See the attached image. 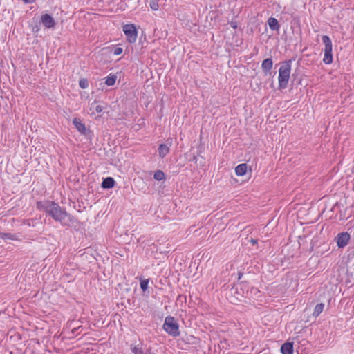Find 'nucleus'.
<instances>
[{"instance_id": "1", "label": "nucleus", "mask_w": 354, "mask_h": 354, "mask_svg": "<svg viewBox=\"0 0 354 354\" xmlns=\"http://www.w3.org/2000/svg\"><path fill=\"white\" fill-rule=\"evenodd\" d=\"M37 208L44 212L55 221L60 222L62 225L71 226L78 223V221L67 213L64 208H62L57 203L50 201H38Z\"/></svg>"}, {"instance_id": "2", "label": "nucleus", "mask_w": 354, "mask_h": 354, "mask_svg": "<svg viewBox=\"0 0 354 354\" xmlns=\"http://www.w3.org/2000/svg\"><path fill=\"white\" fill-rule=\"evenodd\" d=\"M292 60L289 59L283 63L279 71V87L286 88L290 78Z\"/></svg>"}, {"instance_id": "3", "label": "nucleus", "mask_w": 354, "mask_h": 354, "mask_svg": "<svg viewBox=\"0 0 354 354\" xmlns=\"http://www.w3.org/2000/svg\"><path fill=\"white\" fill-rule=\"evenodd\" d=\"M163 329L173 337H177L180 335L178 324L171 316H167L165 318Z\"/></svg>"}, {"instance_id": "4", "label": "nucleus", "mask_w": 354, "mask_h": 354, "mask_svg": "<svg viewBox=\"0 0 354 354\" xmlns=\"http://www.w3.org/2000/svg\"><path fill=\"white\" fill-rule=\"evenodd\" d=\"M123 31L127 37V40L130 43H133L136 41L138 32L133 24L124 25L123 26Z\"/></svg>"}, {"instance_id": "5", "label": "nucleus", "mask_w": 354, "mask_h": 354, "mask_svg": "<svg viewBox=\"0 0 354 354\" xmlns=\"http://www.w3.org/2000/svg\"><path fill=\"white\" fill-rule=\"evenodd\" d=\"M337 244L339 248L345 247L349 241L350 234L348 232H342L337 236Z\"/></svg>"}, {"instance_id": "6", "label": "nucleus", "mask_w": 354, "mask_h": 354, "mask_svg": "<svg viewBox=\"0 0 354 354\" xmlns=\"http://www.w3.org/2000/svg\"><path fill=\"white\" fill-rule=\"evenodd\" d=\"M41 22L46 28H53L55 26L54 19L48 14H44L41 16Z\"/></svg>"}, {"instance_id": "7", "label": "nucleus", "mask_w": 354, "mask_h": 354, "mask_svg": "<svg viewBox=\"0 0 354 354\" xmlns=\"http://www.w3.org/2000/svg\"><path fill=\"white\" fill-rule=\"evenodd\" d=\"M73 124L75 125L76 129L85 135L86 133L87 129L84 124L82 122V121L78 118H74L73 120Z\"/></svg>"}, {"instance_id": "8", "label": "nucleus", "mask_w": 354, "mask_h": 354, "mask_svg": "<svg viewBox=\"0 0 354 354\" xmlns=\"http://www.w3.org/2000/svg\"><path fill=\"white\" fill-rule=\"evenodd\" d=\"M273 66V62L271 58H267L264 59L262 62V70L263 71L267 74L270 69L272 68Z\"/></svg>"}, {"instance_id": "9", "label": "nucleus", "mask_w": 354, "mask_h": 354, "mask_svg": "<svg viewBox=\"0 0 354 354\" xmlns=\"http://www.w3.org/2000/svg\"><path fill=\"white\" fill-rule=\"evenodd\" d=\"M131 351L133 354H156L149 348L145 352L141 347L138 346H131Z\"/></svg>"}, {"instance_id": "10", "label": "nucleus", "mask_w": 354, "mask_h": 354, "mask_svg": "<svg viewBox=\"0 0 354 354\" xmlns=\"http://www.w3.org/2000/svg\"><path fill=\"white\" fill-rule=\"evenodd\" d=\"M282 354H292L293 352V344L291 342L284 343L281 347Z\"/></svg>"}, {"instance_id": "11", "label": "nucleus", "mask_w": 354, "mask_h": 354, "mask_svg": "<svg viewBox=\"0 0 354 354\" xmlns=\"http://www.w3.org/2000/svg\"><path fill=\"white\" fill-rule=\"evenodd\" d=\"M115 180L111 177H107L103 180L102 183V187L104 189H110L114 187Z\"/></svg>"}, {"instance_id": "12", "label": "nucleus", "mask_w": 354, "mask_h": 354, "mask_svg": "<svg viewBox=\"0 0 354 354\" xmlns=\"http://www.w3.org/2000/svg\"><path fill=\"white\" fill-rule=\"evenodd\" d=\"M248 165L246 163L239 165L235 168V173L237 176H242L245 174L247 171Z\"/></svg>"}, {"instance_id": "13", "label": "nucleus", "mask_w": 354, "mask_h": 354, "mask_svg": "<svg viewBox=\"0 0 354 354\" xmlns=\"http://www.w3.org/2000/svg\"><path fill=\"white\" fill-rule=\"evenodd\" d=\"M322 41L325 46L324 52L332 51V48H333L332 41H331L330 39L329 38V37L327 35H324L322 37Z\"/></svg>"}, {"instance_id": "14", "label": "nucleus", "mask_w": 354, "mask_h": 354, "mask_svg": "<svg viewBox=\"0 0 354 354\" xmlns=\"http://www.w3.org/2000/svg\"><path fill=\"white\" fill-rule=\"evenodd\" d=\"M268 23L270 28L272 30H279L280 25H279L278 21L275 18H274V17L269 18Z\"/></svg>"}, {"instance_id": "15", "label": "nucleus", "mask_w": 354, "mask_h": 354, "mask_svg": "<svg viewBox=\"0 0 354 354\" xmlns=\"http://www.w3.org/2000/svg\"><path fill=\"white\" fill-rule=\"evenodd\" d=\"M169 148L165 144H161L158 147L159 156L162 158H165L169 153Z\"/></svg>"}, {"instance_id": "16", "label": "nucleus", "mask_w": 354, "mask_h": 354, "mask_svg": "<svg viewBox=\"0 0 354 354\" xmlns=\"http://www.w3.org/2000/svg\"><path fill=\"white\" fill-rule=\"evenodd\" d=\"M324 308V304L323 303L317 304L315 307L313 315L315 317H318L323 311Z\"/></svg>"}, {"instance_id": "17", "label": "nucleus", "mask_w": 354, "mask_h": 354, "mask_svg": "<svg viewBox=\"0 0 354 354\" xmlns=\"http://www.w3.org/2000/svg\"><path fill=\"white\" fill-rule=\"evenodd\" d=\"M323 62L326 64H331L333 62V54L332 51L324 52V57L323 59Z\"/></svg>"}, {"instance_id": "18", "label": "nucleus", "mask_w": 354, "mask_h": 354, "mask_svg": "<svg viewBox=\"0 0 354 354\" xmlns=\"http://www.w3.org/2000/svg\"><path fill=\"white\" fill-rule=\"evenodd\" d=\"M0 238L2 239H10V240H17V236L15 234L11 233H0Z\"/></svg>"}, {"instance_id": "19", "label": "nucleus", "mask_w": 354, "mask_h": 354, "mask_svg": "<svg viewBox=\"0 0 354 354\" xmlns=\"http://www.w3.org/2000/svg\"><path fill=\"white\" fill-rule=\"evenodd\" d=\"M116 79L117 76L115 75H109L106 79L105 84L107 86H113L115 84Z\"/></svg>"}, {"instance_id": "20", "label": "nucleus", "mask_w": 354, "mask_h": 354, "mask_svg": "<svg viewBox=\"0 0 354 354\" xmlns=\"http://www.w3.org/2000/svg\"><path fill=\"white\" fill-rule=\"evenodd\" d=\"M153 178L158 181L162 180L165 179V174L161 170H157L154 173Z\"/></svg>"}, {"instance_id": "21", "label": "nucleus", "mask_w": 354, "mask_h": 354, "mask_svg": "<svg viewBox=\"0 0 354 354\" xmlns=\"http://www.w3.org/2000/svg\"><path fill=\"white\" fill-rule=\"evenodd\" d=\"M91 110H94L97 113H101L103 109H104V107L100 104H97V102L96 101H94L91 104V108H90Z\"/></svg>"}, {"instance_id": "22", "label": "nucleus", "mask_w": 354, "mask_h": 354, "mask_svg": "<svg viewBox=\"0 0 354 354\" xmlns=\"http://www.w3.org/2000/svg\"><path fill=\"white\" fill-rule=\"evenodd\" d=\"M192 160L195 162L196 164L199 165L201 167H203L205 165V160L203 156L198 158L196 156H194Z\"/></svg>"}, {"instance_id": "23", "label": "nucleus", "mask_w": 354, "mask_h": 354, "mask_svg": "<svg viewBox=\"0 0 354 354\" xmlns=\"http://www.w3.org/2000/svg\"><path fill=\"white\" fill-rule=\"evenodd\" d=\"M149 6L153 10H158L159 8L158 0H150Z\"/></svg>"}, {"instance_id": "24", "label": "nucleus", "mask_w": 354, "mask_h": 354, "mask_svg": "<svg viewBox=\"0 0 354 354\" xmlns=\"http://www.w3.org/2000/svg\"><path fill=\"white\" fill-rule=\"evenodd\" d=\"M79 86L82 88H86L88 86V80L85 78L80 79L79 81Z\"/></svg>"}, {"instance_id": "25", "label": "nucleus", "mask_w": 354, "mask_h": 354, "mask_svg": "<svg viewBox=\"0 0 354 354\" xmlns=\"http://www.w3.org/2000/svg\"><path fill=\"white\" fill-rule=\"evenodd\" d=\"M148 283H149V280L148 279L142 280L140 281V288L143 291H145L147 289Z\"/></svg>"}, {"instance_id": "26", "label": "nucleus", "mask_w": 354, "mask_h": 354, "mask_svg": "<svg viewBox=\"0 0 354 354\" xmlns=\"http://www.w3.org/2000/svg\"><path fill=\"white\" fill-rule=\"evenodd\" d=\"M122 53V48L120 47H116L113 50V54L115 55H120Z\"/></svg>"}, {"instance_id": "27", "label": "nucleus", "mask_w": 354, "mask_h": 354, "mask_svg": "<svg viewBox=\"0 0 354 354\" xmlns=\"http://www.w3.org/2000/svg\"><path fill=\"white\" fill-rule=\"evenodd\" d=\"M250 243H251L252 245H255L257 243V240L254 239H251L249 240Z\"/></svg>"}, {"instance_id": "28", "label": "nucleus", "mask_w": 354, "mask_h": 354, "mask_svg": "<svg viewBox=\"0 0 354 354\" xmlns=\"http://www.w3.org/2000/svg\"><path fill=\"white\" fill-rule=\"evenodd\" d=\"M24 3H32L35 2V0H22Z\"/></svg>"}, {"instance_id": "29", "label": "nucleus", "mask_w": 354, "mask_h": 354, "mask_svg": "<svg viewBox=\"0 0 354 354\" xmlns=\"http://www.w3.org/2000/svg\"><path fill=\"white\" fill-rule=\"evenodd\" d=\"M80 328H81V326H78V327H74L73 329H72V333L74 334L75 333L76 330H77Z\"/></svg>"}, {"instance_id": "30", "label": "nucleus", "mask_w": 354, "mask_h": 354, "mask_svg": "<svg viewBox=\"0 0 354 354\" xmlns=\"http://www.w3.org/2000/svg\"><path fill=\"white\" fill-rule=\"evenodd\" d=\"M231 26L234 28V29H236L237 26H236V24L235 22H231Z\"/></svg>"}, {"instance_id": "31", "label": "nucleus", "mask_w": 354, "mask_h": 354, "mask_svg": "<svg viewBox=\"0 0 354 354\" xmlns=\"http://www.w3.org/2000/svg\"><path fill=\"white\" fill-rule=\"evenodd\" d=\"M238 276H239V277H238V279H239V280H240V279H241V277H242V276H243V273H242V272H239L238 273Z\"/></svg>"}]
</instances>
